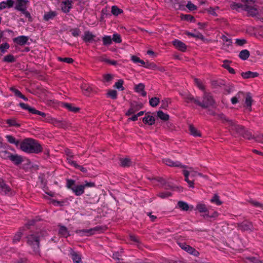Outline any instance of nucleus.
Masks as SVG:
<instances>
[{
  "instance_id": "1",
  "label": "nucleus",
  "mask_w": 263,
  "mask_h": 263,
  "mask_svg": "<svg viewBox=\"0 0 263 263\" xmlns=\"http://www.w3.org/2000/svg\"><path fill=\"white\" fill-rule=\"evenodd\" d=\"M221 119L223 123L234 135L241 136L243 138L250 140L254 138L252 133L241 125L236 124L234 121L229 120L223 115H221Z\"/></svg>"
},
{
  "instance_id": "2",
  "label": "nucleus",
  "mask_w": 263,
  "mask_h": 263,
  "mask_svg": "<svg viewBox=\"0 0 263 263\" xmlns=\"http://www.w3.org/2000/svg\"><path fill=\"white\" fill-rule=\"evenodd\" d=\"M20 149L28 154H39L43 151V147L40 142L32 138H26L22 141Z\"/></svg>"
},
{
  "instance_id": "3",
  "label": "nucleus",
  "mask_w": 263,
  "mask_h": 263,
  "mask_svg": "<svg viewBox=\"0 0 263 263\" xmlns=\"http://www.w3.org/2000/svg\"><path fill=\"white\" fill-rule=\"evenodd\" d=\"M40 236L41 234L35 232L27 236V243L31 248L33 253L37 254L40 251Z\"/></svg>"
},
{
  "instance_id": "4",
  "label": "nucleus",
  "mask_w": 263,
  "mask_h": 263,
  "mask_svg": "<svg viewBox=\"0 0 263 263\" xmlns=\"http://www.w3.org/2000/svg\"><path fill=\"white\" fill-rule=\"evenodd\" d=\"M19 105L22 109L28 110V112L30 114L39 115L44 118L45 119L44 121H45L49 122L52 119L51 117L49 114H46L44 112L36 110L35 108L30 106L27 104L21 102L20 103Z\"/></svg>"
},
{
  "instance_id": "5",
  "label": "nucleus",
  "mask_w": 263,
  "mask_h": 263,
  "mask_svg": "<svg viewBox=\"0 0 263 263\" xmlns=\"http://www.w3.org/2000/svg\"><path fill=\"white\" fill-rule=\"evenodd\" d=\"M241 1L243 3L246 4L244 10L247 12L249 16H255L258 14V11L257 8V6L255 4V0Z\"/></svg>"
},
{
  "instance_id": "6",
  "label": "nucleus",
  "mask_w": 263,
  "mask_h": 263,
  "mask_svg": "<svg viewBox=\"0 0 263 263\" xmlns=\"http://www.w3.org/2000/svg\"><path fill=\"white\" fill-rule=\"evenodd\" d=\"M202 101H198V106L203 108H207L209 107L213 106L215 104V101L210 93L204 92Z\"/></svg>"
},
{
  "instance_id": "7",
  "label": "nucleus",
  "mask_w": 263,
  "mask_h": 263,
  "mask_svg": "<svg viewBox=\"0 0 263 263\" xmlns=\"http://www.w3.org/2000/svg\"><path fill=\"white\" fill-rule=\"evenodd\" d=\"M101 230L102 228L101 227L97 226L90 229L77 230L76 231V233L79 234L81 236H90Z\"/></svg>"
},
{
  "instance_id": "8",
  "label": "nucleus",
  "mask_w": 263,
  "mask_h": 263,
  "mask_svg": "<svg viewBox=\"0 0 263 263\" xmlns=\"http://www.w3.org/2000/svg\"><path fill=\"white\" fill-rule=\"evenodd\" d=\"M143 107L142 103H139L137 102H133L130 103V107L128 111L125 113L126 116H129L136 111H138Z\"/></svg>"
},
{
  "instance_id": "9",
  "label": "nucleus",
  "mask_w": 263,
  "mask_h": 263,
  "mask_svg": "<svg viewBox=\"0 0 263 263\" xmlns=\"http://www.w3.org/2000/svg\"><path fill=\"white\" fill-rule=\"evenodd\" d=\"M178 245L183 250L188 252L195 256H197L199 255V252L193 247L187 245L184 242H179Z\"/></svg>"
},
{
  "instance_id": "10",
  "label": "nucleus",
  "mask_w": 263,
  "mask_h": 263,
  "mask_svg": "<svg viewBox=\"0 0 263 263\" xmlns=\"http://www.w3.org/2000/svg\"><path fill=\"white\" fill-rule=\"evenodd\" d=\"M73 2L71 0H64L60 3V7L62 12L68 13L72 8Z\"/></svg>"
},
{
  "instance_id": "11",
  "label": "nucleus",
  "mask_w": 263,
  "mask_h": 263,
  "mask_svg": "<svg viewBox=\"0 0 263 263\" xmlns=\"http://www.w3.org/2000/svg\"><path fill=\"white\" fill-rule=\"evenodd\" d=\"M163 163H164L165 165H167L171 167H180V168H186L187 166L184 165H182L181 163H180L179 161H173L172 160L168 159V158H165L163 159L162 160Z\"/></svg>"
},
{
  "instance_id": "12",
  "label": "nucleus",
  "mask_w": 263,
  "mask_h": 263,
  "mask_svg": "<svg viewBox=\"0 0 263 263\" xmlns=\"http://www.w3.org/2000/svg\"><path fill=\"white\" fill-rule=\"evenodd\" d=\"M29 38L28 36L20 35L13 38V41L14 43L22 46L26 44L29 45V43H28Z\"/></svg>"
},
{
  "instance_id": "13",
  "label": "nucleus",
  "mask_w": 263,
  "mask_h": 263,
  "mask_svg": "<svg viewBox=\"0 0 263 263\" xmlns=\"http://www.w3.org/2000/svg\"><path fill=\"white\" fill-rule=\"evenodd\" d=\"M172 44L177 50L182 52H184L186 49V45L180 40L176 39L173 41Z\"/></svg>"
},
{
  "instance_id": "14",
  "label": "nucleus",
  "mask_w": 263,
  "mask_h": 263,
  "mask_svg": "<svg viewBox=\"0 0 263 263\" xmlns=\"http://www.w3.org/2000/svg\"><path fill=\"white\" fill-rule=\"evenodd\" d=\"M28 3V0H17L15 6V9L21 12L24 11V10L27 9L26 5Z\"/></svg>"
},
{
  "instance_id": "15",
  "label": "nucleus",
  "mask_w": 263,
  "mask_h": 263,
  "mask_svg": "<svg viewBox=\"0 0 263 263\" xmlns=\"http://www.w3.org/2000/svg\"><path fill=\"white\" fill-rule=\"evenodd\" d=\"M9 160L16 165H18L23 162V157L18 154H12Z\"/></svg>"
},
{
  "instance_id": "16",
  "label": "nucleus",
  "mask_w": 263,
  "mask_h": 263,
  "mask_svg": "<svg viewBox=\"0 0 263 263\" xmlns=\"http://www.w3.org/2000/svg\"><path fill=\"white\" fill-rule=\"evenodd\" d=\"M239 229L243 231H251L253 228L252 222L248 221H245L239 226Z\"/></svg>"
},
{
  "instance_id": "17",
  "label": "nucleus",
  "mask_w": 263,
  "mask_h": 263,
  "mask_svg": "<svg viewBox=\"0 0 263 263\" xmlns=\"http://www.w3.org/2000/svg\"><path fill=\"white\" fill-rule=\"evenodd\" d=\"M183 174L185 177L184 180L188 183L189 186L190 187H194V179H190V171H187V170H183Z\"/></svg>"
},
{
  "instance_id": "18",
  "label": "nucleus",
  "mask_w": 263,
  "mask_h": 263,
  "mask_svg": "<svg viewBox=\"0 0 263 263\" xmlns=\"http://www.w3.org/2000/svg\"><path fill=\"white\" fill-rule=\"evenodd\" d=\"M58 226L59 227V234L61 237L67 238L68 236H70L69 232L68 231L67 228L66 227L62 226L61 224H59Z\"/></svg>"
},
{
  "instance_id": "19",
  "label": "nucleus",
  "mask_w": 263,
  "mask_h": 263,
  "mask_svg": "<svg viewBox=\"0 0 263 263\" xmlns=\"http://www.w3.org/2000/svg\"><path fill=\"white\" fill-rule=\"evenodd\" d=\"M183 99L186 103H194L198 105L199 98H195L194 96L190 93L186 94L183 96Z\"/></svg>"
},
{
  "instance_id": "20",
  "label": "nucleus",
  "mask_w": 263,
  "mask_h": 263,
  "mask_svg": "<svg viewBox=\"0 0 263 263\" xmlns=\"http://www.w3.org/2000/svg\"><path fill=\"white\" fill-rule=\"evenodd\" d=\"M84 186L83 184L76 185L72 191L76 196H79L84 193Z\"/></svg>"
},
{
  "instance_id": "21",
  "label": "nucleus",
  "mask_w": 263,
  "mask_h": 263,
  "mask_svg": "<svg viewBox=\"0 0 263 263\" xmlns=\"http://www.w3.org/2000/svg\"><path fill=\"white\" fill-rule=\"evenodd\" d=\"M0 190L5 194H7L11 191V188L6 184L4 180L0 178Z\"/></svg>"
},
{
  "instance_id": "22",
  "label": "nucleus",
  "mask_w": 263,
  "mask_h": 263,
  "mask_svg": "<svg viewBox=\"0 0 263 263\" xmlns=\"http://www.w3.org/2000/svg\"><path fill=\"white\" fill-rule=\"evenodd\" d=\"M13 0H7L0 3V10L5 8H10L13 6Z\"/></svg>"
},
{
  "instance_id": "23",
  "label": "nucleus",
  "mask_w": 263,
  "mask_h": 263,
  "mask_svg": "<svg viewBox=\"0 0 263 263\" xmlns=\"http://www.w3.org/2000/svg\"><path fill=\"white\" fill-rule=\"evenodd\" d=\"M142 121L146 124L153 125L155 123V118L153 116L146 115L142 118Z\"/></svg>"
},
{
  "instance_id": "24",
  "label": "nucleus",
  "mask_w": 263,
  "mask_h": 263,
  "mask_svg": "<svg viewBox=\"0 0 263 263\" xmlns=\"http://www.w3.org/2000/svg\"><path fill=\"white\" fill-rule=\"evenodd\" d=\"M243 97L245 98V106L248 108L249 110H251L253 101L251 93L248 92L246 95H245V97Z\"/></svg>"
},
{
  "instance_id": "25",
  "label": "nucleus",
  "mask_w": 263,
  "mask_h": 263,
  "mask_svg": "<svg viewBox=\"0 0 263 263\" xmlns=\"http://www.w3.org/2000/svg\"><path fill=\"white\" fill-rule=\"evenodd\" d=\"M95 37V35H93L90 31H87L84 32V35L83 36L82 38L85 42L90 43L94 40Z\"/></svg>"
},
{
  "instance_id": "26",
  "label": "nucleus",
  "mask_w": 263,
  "mask_h": 263,
  "mask_svg": "<svg viewBox=\"0 0 263 263\" xmlns=\"http://www.w3.org/2000/svg\"><path fill=\"white\" fill-rule=\"evenodd\" d=\"M5 138L9 143L14 144L16 146H20V141L13 136L7 135H6Z\"/></svg>"
},
{
  "instance_id": "27",
  "label": "nucleus",
  "mask_w": 263,
  "mask_h": 263,
  "mask_svg": "<svg viewBox=\"0 0 263 263\" xmlns=\"http://www.w3.org/2000/svg\"><path fill=\"white\" fill-rule=\"evenodd\" d=\"M184 33H185V34H186V35H187L189 36H191V37H195L197 39H200L202 41L205 40V37L203 35V34L198 32H196V33H192V32L186 31Z\"/></svg>"
},
{
  "instance_id": "28",
  "label": "nucleus",
  "mask_w": 263,
  "mask_h": 263,
  "mask_svg": "<svg viewBox=\"0 0 263 263\" xmlns=\"http://www.w3.org/2000/svg\"><path fill=\"white\" fill-rule=\"evenodd\" d=\"M120 165L123 167H128L131 166L132 162L129 158H121L119 159Z\"/></svg>"
},
{
  "instance_id": "29",
  "label": "nucleus",
  "mask_w": 263,
  "mask_h": 263,
  "mask_svg": "<svg viewBox=\"0 0 263 263\" xmlns=\"http://www.w3.org/2000/svg\"><path fill=\"white\" fill-rule=\"evenodd\" d=\"M144 87L143 84L139 83L135 86V89L137 92L140 93L141 96L145 97L146 95V92L144 91Z\"/></svg>"
},
{
  "instance_id": "30",
  "label": "nucleus",
  "mask_w": 263,
  "mask_h": 263,
  "mask_svg": "<svg viewBox=\"0 0 263 263\" xmlns=\"http://www.w3.org/2000/svg\"><path fill=\"white\" fill-rule=\"evenodd\" d=\"M258 76V73L257 72H252L250 71L241 73V76L244 79L254 78L257 77Z\"/></svg>"
},
{
  "instance_id": "31",
  "label": "nucleus",
  "mask_w": 263,
  "mask_h": 263,
  "mask_svg": "<svg viewBox=\"0 0 263 263\" xmlns=\"http://www.w3.org/2000/svg\"><path fill=\"white\" fill-rule=\"evenodd\" d=\"M230 7L232 9L239 11L240 10H244V7H246V4L243 3V4H242L234 2L231 4Z\"/></svg>"
},
{
  "instance_id": "32",
  "label": "nucleus",
  "mask_w": 263,
  "mask_h": 263,
  "mask_svg": "<svg viewBox=\"0 0 263 263\" xmlns=\"http://www.w3.org/2000/svg\"><path fill=\"white\" fill-rule=\"evenodd\" d=\"M177 207L181 210L184 211H187L190 209V206L189 204L186 202L183 201H179L178 202Z\"/></svg>"
},
{
  "instance_id": "33",
  "label": "nucleus",
  "mask_w": 263,
  "mask_h": 263,
  "mask_svg": "<svg viewBox=\"0 0 263 263\" xmlns=\"http://www.w3.org/2000/svg\"><path fill=\"white\" fill-rule=\"evenodd\" d=\"M62 106L73 112H77L80 110L79 108L73 106L71 104L68 103H63Z\"/></svg>"
},
{
  "instance_id": "34",
  "label": "nucleus",
  "mask_w": 263,
  "mask_h": 263,
  "mask_svg": "<svg viewBox=\"0 0 263 263\" xmlns=\"http://www.w3.org/2000/svg\"><path fill=\"white\" fill-rule=\"evenodd\" d=\"M71 258L74 263H82L81 255L77 252L71 253Z\"/></svg>"
},
{
  "instance_id": "35",
  "label": "nucleus",
  "mask_w": 263,
  "mask_h": 263,
  "mask_svg": "<svg viewBox=\"0 0 263 263\" xmlns=\"http://www.w3.org/2000/svg\"><path fill=\"white\" fill-rule=\"evenodd\" d=\"M57 15V13L56 12L51 11L45 13L44 15V19L46 21H48L50 20H53Z\"/></svg>"
},
{
  "instance_id": "36",
  "label": "nucleus",
  "mask_w": 263,
  "mask_h": 263,
  "mask_svg": "<svg viewBox=\"0 0 263 263\" xmlns=\"http://www.w3.org/2000/svg\"><path fill=\"white\" fill-rule=\"evenodd\" d=\"M189 130L190 134L194 137H201L200 132L197 130L193 125L189 126Z\"/></svg>"
},
{
  "instance_id": "37",
  "label": "nucleus",
  "mask_w": 263,
  "mask_h": 263,
  "mask_svg": "<svg viewBox=\"0 0 263 263\" xmlns=\"http://www.w3.org/2000/svg\"><path fill=\"white\" fill-rule=\"evenodd\" d=\"M10 48V45L8 43L0 44V56L5 54Z\"/></svg>"
},
{
  "instance_id": "38",
  "label": "nucleus",
  "mask_w": 263,
  "mask_h": 263,
  "mask_svg": "<svg viewBox=\"0 0 263 263\" xmlns=\"http://www.w3.org/2000/svg\"><path fill=\"white\" fill-rule=\"evenodd\" d=\"M250 52L247 49L241 50L239 54V58L242 60H246L249 57Z\"/></svg>"
},
{
  "instance_id": "39",
  "label": "nucleus",
  "mask_w": 263,
  "mask_h": 263,
  "mask_svg": "<svg viewBox=\"0 0 263 263\" xmlns=\"http://www.w3.org/2000/svg\"><path fill=\"white\" fill-rule=\"evenodd\" d=\"M114 79V76L110 73L104 74L103 76V81L105 83L109 84Z\"/></svg>"
},
{
  "instance_id": "40",
  "label": "nucleus",
  "mask_w": 263,
  "mask_h": 263,
  "mask_svg": "<svg viewBox=\"0 0 263 263\" xmlns=\"http://www.w3.org/2000/svg\"><path fill=\"white\" fill-rule=\"evenodd\" d=\"M76 185V184L75 180L71 179H67L66 180V186L68 189L71 190L72 191Z\"/></svg>"
},
{
  "instance_id": "41",
  "label": "nucleus",
  "mask_w": 263,
  "mask_h": 263,
  "mask_svg": "<svg viewBox=\"0 0 263 263\" xmlns=\"http://www.w3.org/2000/svg\"><path fill=\"white\" fill-rule=\"evenodd\" d=\"M242 97H245V93L242 92H239L237 93L236 96L232 98L231 102L233 104H236L238 102V99H240Z\"/></svg>"
},
{
  "instance_id": "42",
  "label": "nucleus",
  "mask_w": 263,
  "mask_h": 263,
  "mask_svg": "<svg viewBox=\"0 0 263 263\" xmlns=\"http://www.w3.org/2000/svg\"><path fill=\"white\" fill-rule=\"evenodd\" d=\"M111 12L113 15L118 16L119 14L122 13L123 11L122 9L119 8L117 6L115 5L111 7Z\"/></svg>"
},
{
  "instance_id": "43",
  "label": "nucleus",
  "mask_w": 263,
  "mask_h": 263,
  "mask_svg": "<svg viewBox=\"0 0 263 263\" xmlns=\"http://www.w3.org/2000/svg\"><path fill=\"white\" fill-rule=\"evenodd\" d=\"M196 208L200 213H208V209L204 204H202V203L198 204L196 205Z\"/></svg>"
},
{
  "instance_id": "44",
  "label": "nucleus",
  "mask_w": 263,
  "mask_h": 263,
  "mask_svg": "<svg viewBox=\"0 0 263 263\" xmlns=\"http://www.w3.org/2000/svg\"><path fill=\"white\" fill-rule=\"evenodd\" d=\"M3 61L7 63H13L15 61V58L12 54H9L4 57Z\"/></svg>"
},
{
  "instance_id": "45",
  "label": "nucleus",
  "mask_w": 263,
  "mask_h": 263,
  "mask_svg": "<svg viewBox=\"0 0 263 263\" xmlns=\"http://www.w3.org/2000/svg\"><path fill=\"white\" fill-rule=\"evenodd\" d=\"M81 88L83 91V93L87 96L89 95L92 90V88L87 84L83 85L81 87Z\"/></svg>"
},
{
  "instance_id": "46",
  "label": "nucleus",
  "mask_w": 263,
  "mask_h": 263,
  "mask_svg": "<svg viewBox=\"0 0 263 263\" xmlns=\"http://www.w3.org/2000/svg\"><path fill=\"white\" fill-rule=\"evenodd\" d=\"M157 116L159 117L160 119L163 120V121H167L169 119V115L167 114L164 113L161 110H159L157 112Z\"/></svg>"
},
{
  "instance_id": "47",
  "label": "nucleus",
  "mask_w": 263,
  "mask_h": 263,
  "mask_svg": "<svg viewBox=\"0 0 263 263\" xmlns=\"http://www.w3.org/2000/svg\"><path fill=\"white\" fill-rule=\"evenodd\" d=\"M6 123L9 126L20 127V124L18 123L15 119H9L6 120Z\"/></svg>"
},
{
  "instance_id": "48",
  "label": "nucleus",
  "mask_w": 263,
  "mask_h": 263,
  "mask_svg": "<svg viewBox=\"0 0 263 263\" xmlns=\"http://www.w3.org/2000/svg\"><path fill=\"white\" fill-rule=\"evenodd\" d=\"M103 44L104 46L109 45L112 43V39L111 36L105 35L102 38Z\"/></svg>"
},
{
  "instance_id": "49",
  "label": "nucleus",
  "mask_w": 263,
  "mask_h": 263,
  "mask_svg": "<svg viewBox=\"0 0 263 263\" xmlns=\"http://www.w3.org/2000/svg\"><path fill=\"white\" fill-rule=\"evenodd\" d=\"M11 153L8 151H0V157L4 159H9Z\"/></svg>"
},
{
  "instance_id": "50",
  "label": "nucleus",
  "mask_w": 263,
  "mask_h": 263,
  "mask_svg": "<svg viewBox=\"0 0 263 263\" xmlns=\"http://www.w3.org/2000/svg\"><path fill=\"white\" fill-rule=\"evenodd\" d=\"M107 96L112 99H116L117 98V91L116 90L110 89L107 93Z\"/></svg>"
},
{
  "instance_id": "51",
  "label": "nucleus",
  "mask_w": 263,
  "mask_h": 263,
  "mask_svg": "<svg viewBox=\"0 0 263 263\" xmlns=\"http://www.w3.org/2000/svg\"><path fill=\"white\" fill-rule=\"evenodd\" d=\"M210 201L217 205H220L222 204V201L219 199V197L216 194H215L213 196V197L210 199Z\"/></svg>"
},
{
  "instance_id": "52",
  "label": "nucleus",
  "mask_w": 263,
  "mask_h": 263,
  "mask_svg": "<svg viewBox=\"0 0 263 263\" xmlns=\"http://www.w3.org/2000/svg\"><path fill=\"white\" fill-rule=\"evenodd\" d=\"M160 102L159 99L157 97L152 98L149 101V105L152 107L157 106Z\"/></svg>"
},
{
  "instance_id": "53",
  "label": "nucleus",
  "mask_w": 263,
  "mask_h": 263,
  "mask_svg": "<svg viewBox=\"0 0 263 263\" xmlns=\"http://www.w3.org/2000/svg\"><path fill=\"white\" fill-rule=\"evenodd\" d=\"M219 9L218 7H210L209 8L206 9L207 12L209 14L214 16H217L218 14L216 13V10Z\"/></svg>"
},
{
  "instance_id": "54",
  "label": "nucleus",
  "mask_w": 263,
  "mask_h": 263,
  "mask_svg": "<svg viewBox=\"0 0 263 263\" xmlns=\"http://www.w3.org/2000/svg\"><path fill=\"white\" fill-rule=\"evenodd\" d=\"M124 81L122 79L119 80L114 85V87L120 90H124V87L123 86Z\"/></svg>"
},
{
  "instance_id": "55",
  "label": "nucleus",
  "mask_w": 263,
  "mask_h": 263,
  "mask_svg": "<svg viewBox=\"0 0 263 263\" xmlns=\"http://www.w3.org/2000/svg\"><path fill=\"white\" fill-rule=\"evenodd\" d=\"M249 202L254 206L259 208L260 209H263V204L259 202L255 201L253 199H250Z\"/></svg>"
},
{
  "instance_id": "56",
  "label": "nucleus",
  "mask_w": 263,
  "mask_h": 263,
  "mask_svg": "<svg viewBox=\"0 0 263 263\" xmlns=\"http://www.w3.org/2000/svg\"><path fill=\"white\" fill-rule=\"evenodd\" d=\"M112 41L116 43H120L122 42L121 35L118 33H114L112 35Z\"/></svg>"
},
{
  "instance_id": "57",
  "label": "nucleus",
  "mask_w": 263,
  "mask_h": 263,
  "mask_svg": "<svg viewBox=\"0 0 263 263\" xmlns=\"http://www.w3.org/2000/svg\"><path fill=\"white\" fill-rule=\"evenodd\" d=\"M181 18L189 21L191 22H193L195 21L194 17L190 14H184L182 15Z\"/></svg>"
},
{
  "instance_id": "58",
  "label": "nucleus",
  "mask_w": 263,
  "mask_h": 263,
  "mask_svg": "<svg viewBox=\"0 0 263 263\" xmlns=\"http://www.w3.org/2000/svg\"><path fill=\"white\" fill-rule=\"evenodd\" d=\"M170 102V99L168 98L163 100L161 102V108L166 109L168 107V105Z\"/></svg>"
},
{
  "instance_id": "59",
  "label": "nucleus",
  "mask_w": 263,
  "mask_h": 263,
  "mask_svg": "<svg viewBox=\"0 0 263 263\" xmlns=\"http://www.w3.org/2000/svg\"><path fill=\"white\" fill-rule=\"evenodd\" d=\"M58 60L60 62H63L69 64L72 63L73 62V60L71 58L58 57Z\"/></svg>"
},
{
  "instance_id": "60",
  "label": "nucleus",
  "mask_w": 263,
  "mask_h": 263,
  "mask_svg": "<svg viewBox=\"0 0 263 263\" xmlns=\"http://www.w3.org/2000/svg\"><path fill=\"white\" fill-rule=\"evenodd\" d=\"M158 196L161 198L164 199L172 196V193L170 192H160L158 194Z\"/></svg>"
},
{
  "instance_id": "61",
  "label": "nucleus",
  "mask_w": 263,
  "mask_h": 263,
  "mask_svg": "<svg viewBox=\"0 0 263 263\" xmlns=\"http://www.w3.org/2000/svg\"><path fill=\"white\" fill-rule=\"evenodd\" d=\"M130 240L132 241L133 242H135L136 245L139 247L140 245L141 244V242L139 240V238L134 235H130Z\"/></svg>"
},
{
  "instance_id": "62",
  "label": "nucleus",
  "mask_w": 263,
  "mask_h": 263,
  "mask_svg": "<svg viewBox=\"0 0 263 263\" xmlns=\"http://www.w3.org/2000/svg\"><path fill=\"white\" fill-rule=\"evenodd\" d=\"M194 82H195V84L198 86V87L200 89H201L203 91H204V89H205L204 86H203V84L202 83V82H201V81L199 79L195 78L194 79Z\"/></svg>"
},
{
  "instance_id": "63",
  "label": "nucleus",
  "mask_w": 263,
  "mask_h": 263,
  "mask_svg": "<svg viewBox=\"0 0 263 263\" xmlns=\"http://www.w3.org/2000/svg\"><path fill=\"white\" fill-rule=\"evenodd\" d=\"M235 43L238 46H243L247 43V41L244 39H237L235 40Z\"/></svg>"
},
{
  "instance_id": "64",
  "label": "nucleus",
  "mask_w": 263,
  "mask_h": 263,
  "mask_svg": "<svg viewBox=\"0 0 263 263\" xmlns=\"http://www.w3.org/2000/svg\"><path fill=\"white\" fill-rule=\"evenodd\" d=\"M186 7L189 9L190 11H194L197 9L196 6L193 4L191 1H189L187 4L186 5Z\"/></svg>"
}]
</instances>
